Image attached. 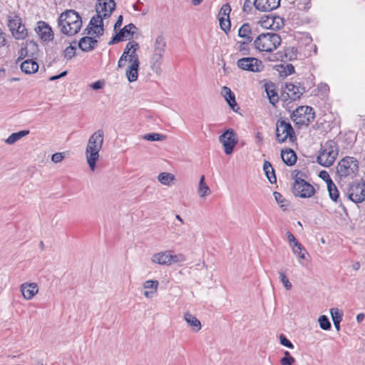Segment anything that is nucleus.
Here are the masks:
<instances>
[{
	"label": "nucleus",
	"instance_id": "e433bc0d",
	"mask_svg": "<svg viewBox=\"0 0 365 365\" xmlns=\"http://www.w3.org/2000/svg\"><path fill=\"white\" fill-rule=\"evenodd\" d=\"M26 48L29 53V57L36 58L38 52V46L34 41H28L25 44Z\"/></svg>",
	"mask_w": 365,
	"mask_h": 365
},
{
	"label": "nucleus",
	"instance_id": "9d476101",
	"mask_svg": "<svg viewBox=\"0 0 365 365\" xmlns=\"http://www.w3.org/2000/svg\"><path fill=\"white\" fill-rule=\"evenodd\" d=\"M7 26L9 29L16 40H24L28 36V31L25 25L22 23V20L19 15H8Z\"/></svg>",
	"mask_w": 365,
	"mask_h": 365
},
{
	"label": "nucleus",
	"instance_id": "c03bdc74",
	"mask_svg": "<svg viewBox=\"0 0 365 365\" xmlns=\"http://www.w3.org/2000/svg\"><path fill=\"white\" fill-rule=\"evenodd\" d=\"M284 354V356L281 359L280 363L282 365H293L295 362V359L290 355L288 351H285Z\"/></svg>",
	"mask_w": 365,
	"mask_h": 365
},
{
	"label": "nucleus",
	"instance_id": "3c124183",
	"mask_svg": "<svg viewBox=\"0 0 365 365\" xmlns=\"http://www.w3.org/2000/svg\"><path fill=\"white\" fill-rule=\"evenodd\" d=\"M279 340L281 344H282L284 346H287L289 349H293L294 345L283 334H281L279 336Z\"/></svg>",
	"mask_w": 365,
	"mask_h": 365
},
{
	"label": "nucleus",
	"instance_id": "0e129e2a",
	"mask_svg": "<svg viewBox=\"0 0 365 365\" xmlns=\"http://www.w3.org/2000/svg\"><path fill=\"white\" fill-rule=\"evenodd\" d=\"M142 3L138 0L135 4H133V7L135 11H140L141 8L140 7V4Z\"/></svg>",
	"mask_w": 365,
	"mask_h": 365
},
{
	"label": "nucleus",
	"instance_id": "bf43d9fd",
	"mask_svg": "<svg viewBox=\"0 0 365 365\" xmlns=\"http://www.w3.org/2000/svg\"><path fill=\"white\" fill-rule=\"evenodd\" d=\"M104 83L101 81H96L94 83H93L91 85V87L93 89V90H98L100 88H101L103 86Z\"/></svg>",
	"mask_w": 365,
	"mask_h": 365
},
{
	"label": "nucleus",
	"instance_id": "dca6fc26",
	"mask_svg": "<svg viewBox=\"0 0 365 365\" xmlns=\"http://www.w3.org/2000/svg\"><path fill=\"white\" fill-rule=\"evenodd\" d=\"M136 29V26L132 23L125 25L111 38V40L108 42V44L112 45L123 40H130L133 37L135 30Z\"/></svg>",
	"mask_w": 365,
	"mask_h": 365
},
{
	"label": "nucleus",
	"instance_id": "c9c22d12",
	"mask_svg": "<svg viewBox=\"0 0 365 365\" xmlns=\"http://www.w3.org/2000/svg\"><path fill=\"white\" fill-rule=\"evenodd\" d=\"M132 54V51L128 46V43L126 44L125 48L118 62V68H121L125 66V62L130 59V55Z\"/></svg>",
	"mask_w": 365,
	"mask_h": 365
},
{
	"label": "nucleus",
	"instance_id": "bb28decb",
	"mask_svg": "<svg viewBox=\"0 0 365 365\" xmlns=\"http://www.w3.org/2000/svg\"><path fill=\"white\" fill-rule=\"evenodd\" d=\"M184 319L193 331L197 332L201 329L202 326L200 320L190 312H186L184 314Z\"/></svg>",
	"mask_w": 365,
	"mask_h": 365
},
{
	"label": "nucleus",
	"instance_id": "49530a36",
	"mask_svg": "<svg viewBox=\"0 0 365 365\" xmlns=\"http://www.w3.org/2000/svg\"><path fill=\"white\" fill-rule=\"evenodd\" d=\"M76 54V47L70 45L66 47L63 51V56L65 58L70 60Z\"/></svg>",
	"mask_w": 365,
	"mask_h": 365
},
{
	"label": "nucleus",
	"instance_id": "20e7f679",
	"mask_svg": "<svg viewBox=\"0 0 365 365\" xmlns=\"http://www.w3.org/2000/svg\"><path fill=\"white\" fill-rule=\"evenodd\" d=\"M305 174L302 171L294 170L292 173L294 182L292 185V192L296 197L302 198H309L315 194L314 187L304 177Z\"/></svg>",
	"mask_w": 365,
	"mask_h": 365
},
{
	"label": "nucleus",
	"instance_id": "f8f14e48",
	"mask_svg": "<svg viewBox=\"0 0 365 365\" xmlns=\"http://www.w3.org/2000/svg\"><path fill=\"white\" fill-rule=\"evenodd\" d=\"M292 120L297 124H307L314 118L313 108L310 106H299L296 108L291 115Z\"/></svg>",
	"mask_w": 365,
	"mask_h": 365
},
{
	"label": "nucleus",
	"instance_id": "423d86ee",
	"mask_svg": "<svg viewBox=\"0 0 365 365\" xmlns=\"http://www.w3.org/2000/svg\"><path fill=\"white\" fill-rule=\"evenodd\" d=\"M282 39L276 33H266L259 35L254 41L255 48L260 51L271 52L281 43Z\"/></svg>",
	"mask_w": 365,
	"mask_h": 365
},
{
	"label": "nucleus",
	"instance_id": "4be33fe9",
	"mask_svg": "<svg viewBox=\"0 0 365 365\" xmlns=\"http://www.w3.org/2000/svg\"><path fill=\"white\" fill-rule=\"evenodd\" d=\"M98 41L91 36H84L78 42V47L85 52L93 50L97 46Z\"/></svg>",
	"mask_w": 365,
	"mask_h": 365
},
{
	"label": "nucleus",
	"instance_id": "e2e57ef3",
	"mask_svg": "<svg viewBox=\"0 0 365 365\" xmlns=\"http://www.w3.org/2000/svg\"><path fill=\"white\" fill-rule=\"evenodd\" d=\"M364 317L365 316L363 313L358 314L356 316L357 322L361 323L364 320Z\"/></svg>",
	"mask_w": 365,
	"mask_h": 365
},
{
	"label": "nucleus",
	"instance_id": "de8ad7c7",
	"mask_svg": "<svg viewBox=\"0 0 365 365\" xmlns=\"http://www.w3.org/2000/svg\"><path fill=\"white\" fill-rule=\"evenodd\" d=\"M164 138L163 135L155 133H148L143 136L145 140L150 141H160L164 139Z\"/></svg>",
	"mask_w": 365,
	"mask_h": 365
},
{
	"label": "nucleus",
	"instance_id": "f03ea898",
	"mask_svg": "<svg viewBox=\"0 0 365 365\" xmlns=\"http://www.w3.org/2000/svg\"><path fill=\"white\" fill-rule=\"evenodd\" d=\"M104 142V132L102 129L95 131L88 140L86 148L87 163L92 171L96 169V165L99 159V152Z\"/></svg>",
	"mask_w": 365,
	"mask_h": 365
},
{
	"label": "nucleus",
	"instance_id": "f3484780",
	"mask_svg": "<svg viewBox=\"0 0 365 365\" xmlns=\"http://www.w3.org/2000/svg\"><path fill=\"white\" fill-rule=\"evenodd\" d=\"M35 31L37 33L40 38L44 42L53 41L54 34L51 27L43 21L37 22V26L35 28Z\"/></svg>",
	"mask_w": 365,
	"mask_h": 365
},
{
	"label": "nucleus",
	"instance_id": "f704fd0d",
	"mask_svg": "<svg viewBox=\"0 0 365 365\" xmlns=\"http://www.w3.org/2000/svg\"><path fill=\"white\" fill-rule=\"evenodd\" d=\"M29 133V130H21L17 133H14L11 134L8 138L6 140V143L9 145H12L15 143L16 141L20 140L21 138L27 135Z\"/></svg>",
	"mask_w": 365,
	"mask_h": 365
},
{
	"label": "nucleus",
	"instance_id": "5701e85b",
	"mask_svg": "<svg viewBox=\"0 0 365 365\" xmlns=\"http://www.w3.org/2000/svg\"><path fill=\"white\" fill-rule=\"evenodd\" d=\"M281 158L283 162L289 166L294 165L297 159L296 153L291 148L282 150Z\"/></svg>",
	"mask_w": 365,
	"mask_h": 365
},
{
	"label": "nucleus",
	"instance_id": "052dcab7",
	"mask_svg": "<svg viewBox=\"0 0 365 365\" xmlns=\"http://www.w3.org/2000/svg\"><path fill=\"white\" fill-rule=\"evenodd\" d=\"M123 24V16L120 15L114 25V30L120 28Z\"/></svg>",
	"mask_w": 365,
	"mask_h": 365
},
{
	"label": "nucleus",
	"instance_id": "ea45409f",
	"mask_svg": "<svg viewBox=\"0 0 365 365\" xmlns=\"http://www.w3.org/2000/svg\"><path fill=\"white\" fill-rule=\"evenodd\" d=\"M292 250L295 255H297L301 259L305 258V250L299 242H296L295 244H292Z\"/></svg>",
	"mask_w": 365,
	"mask_h": 365
},
{
	"label": "nucleus",
	"instance_id": "cd10ccee",
	"mask_svg": "<svg viewBox=\"0 0 365 365\" xmlns=\"http://www.w3.org/2000/svg\"><path fill=\"white\" fill-rule=\"evenodd\" d=\"M238 36L245 41H252V31L251 26L248 23L243 24L238 31Z\"/></svg>",
	"mask_w": 365,
	"mask_h": 365
},
{
	"label": "nucleus",
	"instance_id": "5fc2aeb1",
	"mask_svg": "<svg viewBox=\"0 0 365 365\" xmlns=\"http://www.w3.org/2000/svg\"><path fill=\"white\" fill-rule=\"evenodd\" d=\"M319 177L327 182V186L329 185V183H331V182H333L330 178L329 173L326 170L321 171L319 173Z\"/></svg>",
	"mask_w": 365,
	"mask_h": 365
},
{
	"label": "nucleus",
	"instance_id": "473e14b6",
	"mask_svg": "<svg viewBox=\"0 0 365 365\" xmlns=\"http://www.w3.org/2000/svg\"><path fill=\"white\" fill-rule=\"evenodd\" d=\"M331 317L334 322V325L337 331L340 330V322L342 320V314L336 308L330 309Z\"/></svg>",
	"mask_w": 365,
	"mask_h": 365
},
{
	"label": "nucleus",
	"instance_id": "69168bd1",
	"mask_svg": "<svg viewBox=\"0 0 365 365\" xmlns=\"http://www.w3.org/2000/svg\"><path fill=\"white\" fill-rule=\"evenodd\" d=\"M353 269H355V270H358L360 267V264L359 262H355L354 264H353Z\"/></svg>",
	"mask_w": 365,
	"mask_h": 365
},
{
	"label": "nucleus",
	"instance_id": "39448f33",
	"mask_svg": "<svg viewBox=\"0 0 365 365\" xmlns=\"http://www.w3.org/2000/svg\"><path fill=\"white\" fill-rule=\"evenodd\" d=\"M339 155V147L333 140H329L322 144L317 156V163L322 166L328 168L332 165Z\"/></svg>",
	"mask_w": 365,
	"mask_h": 365
},
{
	"label": "nucleus",
	"instance_id": "338daca9",
	"mask_svg": "<svg viewBox=\"0 0 365 365\" xmlns=\"http://www.w3.org/2000/svg\"><path fill=\"white\" fill-rule=\"evenodd\" d=\"M202 1V0H192L191 1L192 4L195 6L199 5L200 4H201Z\"/></svg>",
	"mask_w": 365,
	"mask_h": 365
},
{
	"label": "nucleus",
	"instance_id": "9b49d317",
	"mask_svg": "<svg viewBox=\"0 0 365 365\" xmlns=\"http://www.w3.org/2000/svg\"><path fill=\"white\" fill-rule=\"evenodd\" d=\"M171 250L160 252L152 256L151 260L154 263L161 265H170L172 264L182 262L185 257L182 254L173 255Z\"/></svg>",
	"mask_w": 365,
	"mask_h": 365
},
{
	"label": "nucleus",
	"instance_id": "6ab92c4d",
	"mask_svg": "<svg viewBox=\"0 0 365 365\" xmlns=\"http://www.w3.org/2000/svg\"><path fill=\"white\" fill-rule=\"evenodd\" d=\"M304 88L296 86L293 83L286 85L284 94L291 101L299 100L304 92Z\"/></svg>",
	"mask_w": 365,
	"mask_h": 365
},
{
	"label": "nucleus",
	"instance_id": "8fccbe9b",
	"mask_svg": "<svg viewBox=\"0 0 365 365\" xmlns=\"http://www.w3.org/2000/svg\"><path fill=\"white\" fill-rule=\"evenodd\" d=\"M279 278L282 284H284V287L287 290L291 289L292 285V283L289 281L287 277H286L285 274L282 272H279Z\"/></svg>",
	"mask_w": 365,
	"mask_h": 365
},
{
	"label": "nucleus",
	"instance_id": "7c9ffc66",
	"mask_svg": "<svg viewBox=\"0 0 365 365\" xmlns=\"http://www.w3.org/2000/svg\"><path fill=\"white\" fill-rule=\"evenodd\" d=\"M263 170L269 181L271 183H275L277 182V178L272 164L265 160L263 164Z\"/></svg>",
	"mask_w": 365,
	"mask_h": 365
},
{
	"label": "nucleus",
	"instance_id": "4468645a",
	"mask_svg": "<svg viewBox=\"0 0 365 365\" xmlns=\"http://www.w3.org/2000/svg\"><path fill=\"white\" fill-rule=\"evenodd\" d=\"M237 65L244 71L252 72H259L263 68L262 61L253 57L240 58L237 61Z\"/></svg>",
	"mask_w": 365,
	"mask_h": 365
},
{
	"label": "nucleus",
	"instance_id": "a211bd4d",
	"mask_svg": "<svg viewBox=\"0 0 365 365\" xmlns=\"http://www.w3.org/2000/svg\"><path fill=\"white\" fill-rule=\"evenodd\" d=\"M281 0H255L254 6L256 9L268 12L279 7Z\"/></svg>",
	"mask_w": 365,
	"mask_h": 365
},
{
	"label": "nucleus",
	"instance_id": "4d7b16f0",
	"mask_svg": "<svg viewBox=\"0 0 365 365\" xmlns=\"http://www.w3.org/2000/svg\"><path fill=\"white\" fill-rule=\"evenodd\" d=\"M7 43L6 34L0 29V48L6 46Z\"/></svg>",
	"mask_w": 365,
	"mask_h": 365
},
{
	"label": "nucleus",
	"instance_id": "603ef678",
	"mask_svg": "<svg viewBox=\"0 0 365 365\" xmlns=\"http://www.w3.org/2000/svg\"><path fill=\"white\" fill-rule=\"evenodd\" d=\"M273 195L277 202L280 205V207H284L285 205H284L283 202L285 201V199L282 195L280 192L275 191L273 192Z\"/></svg>",
	"mask_w": 365,
	"mask_h": 365
},
{
	"label": "nucleus",
	"instance_id": "a19ab883",
	"mask_svg": "<svg viewBox=\"0 0 365 365\" xmlns=\"http://www.w3.org/2000/svg\"><path fill=\"white\" fill-rule=\"evenodd\" d=\"M128 46H130V48L132 51V54L130 55V59L139 60L138 55L137 53V51L140 48L139 43L135 41H130L128 42Z\"/></svg>",
	"mask_w": 365,
	"mask_h": 365
},
{
	"label": "nucleus",
	"instance_id": "1a4fd4ad",
	"mask_svg": "<svg viewBox=\"0 0 365 365\" xmlns=\"http://www.w3.org/2000/svg\"><path fill=\"white\" fill-rule=\"evenodd\" d=\"M276 140L279 143H284L287 140L293 143L297 140L291 123L283 119L277 120L276 123Z\"/></svg>",
	"mask_w": 365,
	"mask_h": 365
},
{
	"label": "nucleus",
	"instance_id": "58836bf2",
	"mask_svg": "<svg viewBox=\"0 0 365 365\" xmlns=\"http://www.w3.org/2000/svg\"><path fill=\"white\" fill-rule=\"evenodd\" d=\"M252 41H239L237 42V49L241 53L242 55L246 56L250 54V47L249 44Z\"/></svg>",
	"mask_w": 365,
	"mask_h": 365
},
{
	"label": "nucleus",
	"instance_id": "ddd939ff",
	"mask_svg": "<svg viewBox=\"0 0 365 365\" xmlns=\"http://www.w3.org/2000/svg\"><path fill=\"white\" fill-rule=\"evenodd\" d=\"M219 140L223 145L225 154L230 155L238 143V137L235 131L230 128L220 135Z\"/></svg>",
	"mask_w": 365,
	"mask_h": 365
},
{
	"label": "nucleus",
	"instance_id": "13d9d810",
	"mask_svg": "<svg viewBox=\"0 0 365 365\" xmlns=\"http://www.w3.org/2000/svg\"><path fill=\"white\" fill-rule=\"evenodd\" d=\"M25 57H29V53L28 52L27 48L24 46L19 51V59H23Z\"/></svg>",
	"mask_w": 365,
	"mask_h": 365
},
{
	"label": "nucleus",
	"instance_id": "f257e3e1",
	"mask_svg": "<svg viewBox=\"0 0 365 365\" xmlns=\"http://www.w3.org/2000/svg\"><path fill=\"white\" fill-rule=\"evenodd\" d=\"M115 8L114 0H97L96 4V14L90 20L86 28L88 35H95L97 37L104 33L103 20L109 18Z\"/></svg>",
	"mask_w": 365,
	"mask_h": 365
},
{
	"label": "nucleus",
	"instance_id": "0eeeda50",
	"mask_svg": "<svg viewBox=\"0 0 365 365\" xmlns=\"http://www.w3.org/2000/svg\"><path fill=\"white\" fill-rule=\"evenodd\" d=\"M165 46L166 43L164 38L162 36H158L155 41L153 53L150 61L151 69L158 75L162 73V58L165 53Z\"/></svg>",
	"mask_w": 365,
	"mask_h": 365
},
{
	"label": "nucleus",
	"instance_id": "37998d69",
	"mask_svg": "<svg viewBox=\"0 0 365 365\" xmlns=\"http://www.w3.org/2000/svg\"><path fill=\"white\" fill-rule=\"evenodd\" d=\"M266 92L269 97V102L274 106L279 101V97L277 92L274 89H270L269 88H266Z\"/></svg>",
	"mask_w": 365,
	"mask_h": 365
},
{
	"label": "nucleus",
	"instance_id": "79ce46f5",
	"mask_svg": "<svg viewBox=\"0 0 365 365\" xmlns=\"http://www.w3.org/2000/svg\"><path fill=\"white\" fill-rule=\"evenodd\" d=\"M319 327L323 330H329L331 327V323L328 317L325 315H322L318 319Z\"/></svg>",
	"mask_w": 365,
	"mask_h": 365
},
{
	"label": "nucleus",
	"instance_id": "6e6d98bb",
	"mask_svg": "<svg viewBox=\"0 0 365 365\" xmlns=\"http://www.w3.org/2000/svg\"><path fill=\"white\" fill-rule=\"evenodd\" d=\"M63 158L64 155L62 153H56L52 155L51 160L55 163H58L61 162Z\"/></svg>",
	"mask_w": 365,
	"mask_h": 365
},
{
	"label": "nucleus",
	"instance_id": "c756f323",
	"mask_svg": "<svg viewBox=\"0 0 365 365\" xmlns=\"http://www.w3.org/2000/svg\"><path fill=\"white\" fill-rule=\"evenodd\" d=\"M327 189L330 198L336 203H339V206L343 207L344 209V207L343 206L341 201L339 199V190L334 182H331V183H329V185L327 186Z\"/></svg>",
	"mask_w": 365,
	"mask_h": 365
},
{
	"label": "nucleus",
	"instance_id": "b1692460",
	"mask_svg": "<svg viewBox=\"0 0 365 365\" xmlns=\"http://www.w3.org/2000/svg\"><path fill=\"white\" fill-rule=\"evenodd\" d=\"M159 285V282L158 280H146L143 284V287L145 289H150V291L147 290L144 292V296L146 298H152L154 294L156 293L158 290V287Z\"/></svg>",
	"mask_w": 365,
	"mask_h": 365
},
{
	"label": "nucleus",
	"instance_id": "a878e982",
	"mask_svg": "<svg viewBox=\"0 0 365 365\" xmlns=\"http://www.w3.org/2000/svg\"><path fill=\"white\" fill-rule=\"evenodd\" d=\"M21 69L25 73L31 74L38 71V65L33 58L27 59L21 63Z\"/></svg>",
	"mask_w": 365,
	"mask_h": 365
},
{
	"label": "nucleus",
	"instance_id": "4c0bfd02",
	"mask_svg": "<svg viewBox=\"0 0 365 365\" xmlns=\"http://www.w3.org/2000/svg\"><path fill=\"white\" fill-rule=\"evenodd\" d=\"M198 192L201 197H204L210 193V187L205 182L204 175H202L200 179Z\"/></svg>",
	"mask_w": 365,
	"mask_h": 365
},
{
	"label": "nucleus",
	"instance_id": "c85d7f7f",
	"mask_svg": "<svg viewBox=\"0 0 365 365\" xmlns=\"http://www.w3.org/2000/svg\"><path fill=\"white\" fill-rule=\"evenodd\" d=\"M280 77L285 78L294 73V67L292 64H279L276 66Z\"/></svg>",
	"mask_w": 365,
	"mask_h": 365
},
{
	"label": "nucleus",
	"instance_id": "680f3d73",
	"mask_svg": "<svg viewBox=\"0 0 365 365\" xmlns=\"http://www.w3.org/2000/svg\"><path fill=\"white\" fill-rule=\"evenodd\" d=\"M287 240H289V242L290 243L295 244L296 242H298L296 240L295 237L290 232H287Z\"/></svg>",
	"mask_w": 365,
	"mask_h": 365
},
{
	"label": "nucleus",
	"instance_id": "412c9836",
	"mask_svg": "<svg viewBox=\"0 0 365 365\" xmlns=\"http://www.w3.org/2000/svg\"><path fill=\"white\" fill-rule=\"evenodd\" d=\"M21 292L24 299H31L38 292V287L36 283H24L21 285Z\"/></svg>",
	"mask_w": 365,
	"mask_h": 365
},
{
	"label": "nucleus",
	"instance_id": "393cba45",
	"mask_svg": "<svg viewBox=\"0 0 365 365\" xmlns=\"http://www.w3.org/2000/svg\"><path fill=\"white\" fill-rule=\"evenodd\" d=\"M222 93L226 100L227 103L230 106V107L234 110L236 111V108H239L235 100V96L234 93L231 91V89L227 86L222 87Z\"/></svg>",
	"mask_w": 365,
	"mask_h": 365
},
{
	"label": "nucleus",
	"instance_id": "6e6552de",
	"mask_svg": "<svg viewBox=\"0 0 365 365\" xmlns=\"http://www.w3.org/2000/svg\"><path fill=\"white\" fill-rule=\"evenodd\" d=\"M358 169V161L353 157L346 156L338 163L336 174L341 180L349 176H354Z\"/></svg>",
	"mask_w": 365,
	"mask_h": 365
},
{
	"label": "nucleus",
	"instance_id": "a18cd8bd",
	"mask_svg": "<svg viewBox=\"0 0 365 365\" xmlns=\"http://www.w3.org/2000/svg\"><path fill=\"white\" fill-rule=\"evenodd\" d=\"M219 21L222 30H223L225 32L230 30L231 24L230 18L219 17Z\"/></svg>",
	"mask_w": 365,
	"mask_h": 365
},
{
	"label": "nucleus",
	"instance_id": "09e8293b",
	"mask_svg": "<svg viewBox=\"0 0 365 365\" xmlns=\"http://www.w3.org/2000/svg\"><path fill=\"white\" fill-rule=\"evenodd\" d=\"M231 8L229 4H224L220 10L219 17L230 18Z\"/></svg>",
	"mask_w": 365,
	"mask_h": 365
},
{
	"label": "nucleus",
	"instance_id": "aec40b11",
	"mask_svg": "<svg viewBox=\"0 0 365 365\" xmlns=\"http://www.w3.org/2000/svg\"><path fill=\"white\" fill-rule=\"evenodd\" d=\"M130 65L126 70V77L129 82L132 83L136 81L138 77V69L140 66V61L137 59H128Z\"/></svg>",
	"mask_w": 365,
	"mask_h": 365
},
{
	"label": "nucleus",
	"instance_id": "2f4dec72",
	"mask_svg": "<svg viewBox=\"0 0 365 365\" xmlns=\"http://www.w3.org/2000/svg\"><path fill=\"white\" fill-rule=\"evenodd\" d=\"M297 49L294 46H288L284 49L283 55H281L282 58L288 61H293L297 58Z\"/></svg>",
	"mask_w": 365,
	"mask_h": 365
},
{
	"label": "nucleus",
	"instance_id": "2eb2a0df",
	"mask_svg": "<svg viewBox=\"0 0 365 365\" xmlns=\"http://www.w3.org/2000/svg\"><path fill=\"white\" fill-rule=\"evenodd\" d=\"M349 199L355 203L362 202L365 200V182H356L351 185Z\"/></svg>",
	"mask_w": 365,
	"mask_h": 365
},
{
	"label": "nucleus",
	"instance_id": "864d4df0",
	"mask_svg": "<svg viewBox=\"0 0 365 365\" xmlns=\"http://www.w3.org/2000/svg\"><path fill=\"white\" fill-rule=\"evenodd\" d=\"M252 5H254V1L252 2L251 0H245L243 4V11L249 14L251 12L252 9Z\"/></svg>",
	"mask_w": 365,
	"mask_h": 365
},
{
	"label": "nucleus",
	"instance_id": "774afa93",
	"mask_svg": "<svg viewBox=\"0 0 365 365\" xmlns=\"http://www.w3.org/2000/svg\"><path fill=\"white\" fill-rule=\"evenodd\" d=\"M66 74H67L66 71L61 72L60 74L58 75V78H61L65 76Z\"/></svg>",
	"mask_w": 365,
	"mask_h": 365
},
{
	"label": "nucleus",
	"instance_id": "72a5a7b5",
	"mask_svg": "<svg viewBox=\"0 0 365 365\" xmlns=\"http://www.w3.org/2000/svg\"><path fill=\"white\" fill-rule=\"evenodd\" d=\"M175 179L174 175L166 172L160 173L158 176V181L165 185H170Z\"/></svg>",
	"mask_w": 365,
	"mask_h": 365
},
{
	"label": "nucleus",
	"instance_id": "7ed1b4c3",
	"mask_svg": "<svg viewBox=\"0 0 365 365\" xmlns=\"http://www.w3.org/2000/svg\"><path fill=\"white\" fill-rule=\"evenodd\" d=\"M81 16L74 10H67L61 13L58 19V26L61 31L71 36L77 34L81 28Z\"/></svg>",
	"mask_w": 365,
	"mask_h": 365
}]
</instances>
